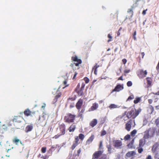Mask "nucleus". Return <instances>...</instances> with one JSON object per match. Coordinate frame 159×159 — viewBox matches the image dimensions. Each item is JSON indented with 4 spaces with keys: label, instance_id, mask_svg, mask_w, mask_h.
<instances>
[{
    "label": "nucleus",
    "instance_id": "f257e3e1",
    "mask_svg": "<svg viewBox=\"0 0 159 159\" xmlns=\"http://www.w3.org/2000/svg\"><path fill=\"white\" fill-rule=\"evenodd\" d=\"M154 133V130L153 129H150L144 132V138L146 139L151 138L153 136Z\"/></svg>",
    "mask_w": 159,
    "mask_h": 159
},
{
    "label": "nucleus",
    "instance_id": "f03ea898",
    "mask_svg": "<svg viewBox=\"0 0 159 159\" xmlns=\"http://www.w3.org/2000/svg\"><path fill=\"white\" fill-rule=\"evenodd\" d=\"M61 79L62 82V84H61V86H65L62 88V89H65L66 87L68 86L69 85L67 84V80H68V77L67 76H61Z\"/></svg>",
    "mask_w": 159,
    "mask_h": 159
},
{
    "label": "nucleus",
    "instance_id": "7ed1b4c3",
    "mask_svg": "<svg viewBox=\"0 0 159 159\" xmlns=\"http://www.w3.org/2000/svg\"><path fill=\"white\" fill-rule=\"evenodd\" d=\"M75 118V116L69 114L67 116H66L65 119L66 121L68 122H72L74 121Z\"/></svg>",
    "mask_w": 159,
    "mask_h": 159
},
{
    "label": "nucleus",
    "instance_id": "20e7f679",
    "mask_svg": "<svg viewBox=\"0 0 159 159\" xmlns=\"http://www.w3.org/2000/svg\"><path fill=\"white\" fill-rule=\"evenodd\" d=\"M35 112L31 111L29 109H27L24 112L25 116H32L35 114Z\"/></svg>",
    "mask_w": 159,
    "mask_h": 159
},
{
    "label": "nucleus",
    "instance_id": "39448f33",
    "mask_svg": "<svg viewBox=\"0 0 159 159\" xmlns=\"http://www.w3.org/2000/svg\"><path fill=\"white\" fill-rule=\"evenodd\" d=\"M23 119V117L21 116H15L13 120L14 122L20 123L21 122Z\"/></svg>",
    "mask_w": 159,
    "mask_h": 159
},
{
    "label": "nucleus",
    "instance_id": "423d86ee",
    "mask_svg": "<svg viewBox=\"0 0 159 159\" xmlns=\"http://www.w3.org/2000/svg\"><path fill=\"white\" fill-rule=\"evenodd\" d=\"M72 59L75 61L77 62L76 63L74 62V64H75L76 66H78L80 64L82 63L81 60L78 58L76 56L74 57H72Z\"/></svg>",
    "mask_w": 159,
    "mask_h": 159
},
{
    "label": "nucleus",
    "instance_id": "0eeeda50",
    "mask_svg": "<svg viewBox=\"0 0 159 159\" xmlns=\"http://www.w3.org/2000/svg\"><path fill=\"white\" fill-rule=\"evenodd\" d=\"M122 145V142L120 140H116L114 141V146L117 148H120Z\"/></svg>",
    "mask_w": 159,
    "mask_h": 159
},
{
    "label": "nucleus",
    "instance_id": "6e6552de",
    "mask_svg": "<svg viewBox=\"0 0 159 159\" xmlns=\"http://www.w3.org/2000/svg\"><path fill=\"white\" fill-rule=\"evenodd\" d=\"M103 151H99L94 153L92 159L98 158L102 154Z\"/></svg>",
    "mask_w": 159,
    "mask_h": 159
},
{
    "label": "nucleus",
    "instance_id": "1a4fd4ad",
    "mask_svg": "<svg viewBox=\"0 0 159 159\" xmlns=\"http://www.w3.org/2000/svg\"><path fill=\"white\" fill-rule=\"evenodd\" d=\"M123 89V87L122 85H117L115 88L112 90L111 93L114 91L119 92L120 90H122Z\"/></svg>",
    "mask_w": 159,
    "mask_h": 159
},
{
    "label": "nucleus",
    "instance_id": "9d476101",
    "mask_svg": "<svg viewBox=\"0 0 159 159\" xmlns=\"http://www.w3.org/2000/svg\"><path fill=\"white\" fill-rule=\"evenodd\" d=\"M33 126L32 124L28 125L26 127L25 131L26 133L31 131L33 129Z\"/></svg>",
    "mask_w": 159,
    "mask_h": 159
},
{
    "label": "nucleus",
    "instance_id": "9b49d317",
    "mask_svg": "<svg viewBox=\"0 0 159 159\" xmlns=\"http://www.w3.org/2000/svg\"><path fill=\"white\" fill-rule=\"evenodd\" d=\"M83 104V100L80 99L78 102H77L76 104V107L78 109H79L80 108L81 106Z\"/></svg>",
    "mask_w": 159,
    "mask_h": 159
},
{
    "label": "nucleus",
    "instance_id": "f8f14e48",
    "mask_svg": "<svg viewBox=\"0 0 159 159\" xmlns=\"http://www.w3.org/2000/svg\"><path fill=\"white\" fill-rule=\"evenodd\" d=\"M145 139L143 137L142 139L140 140L139 144L140 147H142L144 145L145 143Z\"/></svg>",
    "mask_w": 159,
    "mask_h": 159
},
{
    "label": "nucleus",
    "instance_id": "ddd939ff",
    "mask_svg": "<svg viewBox=\"0 0 159 159\" xmlns=\"http://www.w3.org/2000/svg\"><path fill=\"white\" fill-rule=\"evenodd\" d=\"M134 115V111L133 110H131L127 114V116L128 118H130L132 116L133 117Z\"/></svg>",
    "mask_w": 159,
    "mask_h": 159
},
{
    "label": "nucleus",
    "instance_id": "4468645a",
    "mask_svg": "<svg viewBox=\"0 0 159 159\" xmlns=\"http://www.w3.org/2000/svg\"><path fill=\"white\" fill-rule=\"evenodd\" d=\"M131 121H129L126 124L125 128L128 131H130V129L131 128Z\"/></svg>",
    "mask_w": 159,
    "mask_h": 159
},
{
    "label": "nucleus",
    "instance_id": "2eb2a0df",
    "mask_svg": "<svg viewBox=\"0 0 159 159\" xmlns=\"http://www.w3.org/2000/svg\"><path fill=\"white\" fill-rule=\"evenodd\" d=\"M135 152L134 151H130L128 152L126 154V156L128 157H131L135 155Z\"/></svg>",
    "mask_w": 159,
    "mask_h": 159
},
{
    "label": "nucleus",
    "instance_id": "dca6fc26",
    "mask_svg": "<svg viewBox=\"0 0 159 159\" xmlns=\"http://www.w3.org/2000/svg\"><path fill=\"white\" fill-rule=\"evenodd\" d=\"M94 138V135H92L91 137L87 141L86 143L87 144H89L93 140Z\"/></svg>",
    "mask_w": 159,
    "mask_h": 159
},
{
    "label": "nucleus",
    "instance_id": "f3484780",
    "mask_svg": "<svg viewBox=\"0 0 159 159\" xmlns=\"http://www.w3.org/2000/svg\"><path fill=\"white\" fill-rule=\"evenodd\" d=\"M97 119H94L90 123V125L92 127H93L97 124Z\"/></svg>",
    "mask_w": 159,
    "mask_h": 159
},
{
    "label": "nucleus",
    "instance_id": "a211bd4d",
    "mask_svg": "<svg viewBox=\"0 0 159 159\" xmlns=\"http://www.w3.org/2000/svg\"><path fill=\"white\" fill-rule=\"evenodd\" d=\"M98 107V105L97 103H94L92 106L91 107V108L92 111H94L95 110H96Z\"/></svg>",
    "mask_w": 159,
    "mask_h": 159
},
{
    "label": "nucleus",
    "instance_id": "6ab92c4d",
    "mask_svg": "<svg viewBox=\"0 0 159 159\" xmlns=\"http://www.w3.org/2000/svg\"><path fill=\"white\" fill-rule=\"evenodd\" d=\"M65 125H61L60 126V129H62V134L61 135H63L65 134Z\"/></svg>",
    "mask_w": 159,
    "mask_h": 159
},
{
    "label": "nucleus",
    "instance_id": "aec40b11",
    "mask_svg": "<svg viewBox=\"0 0 159 159\" xmlns=\"http://www.w3.org/2000/svg\"><path fill=\"white\" fill-rule=\"evenodd\" d=\"M75 128V126L74 125H72L69 129V130L70 132H73L74 131Z\"/></svg>",
    "mask_w": 159,
    "mask_h": 159
},
{
    "label": "nucleus",
    "instance_id": "412c9836",
    "mask_svg": "<svg viewBox=\"0 0 159 159\" xmlns=\"http://www.w3.org/2000/svg\"><path fill=\"white\" fill-rule=\"evenodd\" d=\"M159 144L158 143H156L153 146L152 150L153 151L155 152L157 148H158Z\"/></svg>",
    "mask_w": 159,
    "mask_h": 159
},
{
    "label": "nucleus",
    "instance_id": "4be33fe9",
    "mask_svg": "<svg viewBox=\"0 0 159 159\" xmlns=\"http://www.w3.org/2000/svg\"><path fill=\"white\" fill-rule=\"evenodd\" d=\"M141 110H138L136 111H135V113H134V115L133 117V118H135L139 114V113L140 112Z\"/></svg>",
    "mask_w": 159,
    "mask_h": 159
},
{
    "label": "nucleus",
    "instance_id": "5701e85b",
    "mask_svg": "<svg viewBox=\"0 0 159 159\" xmlns=\"http://www.w3.org/2000/svg\"><path fill=\"white\" fill-rule=\"evenodd\" d=\"M20 141L19 139H17L16 138H14L13 140V142L15 143L16 144H17Z\"/></svg>",
    "mask_w": 159,
    "mask_h": 159
},
{
    "label": "nucleus",
    "instance_id": "b1692460",
    "mask_svg": "<svg viewBox=\"0 0 159 159\" xmlns=\"http://www.w3.org/2000/svg\"><path fill=\"white\" fill-rule=\"evenodd\" d=\"M110 109L115 108L118 107L117 105H116L114 104H112L109 106Z\"/></svg>",
    "mask_w": 159,
    "mask_h": 159
},
{
    "label": "nucleus",
    "instance_id": "393cba45",
    "mask_svg": "<svg viewBox=\"0 0 159 159\" xmlns=\"http://www.w3.org/2000/svg\"><path fill=\"white\" fill-rule=\"evenodd\" d=\"M140 99L141 98H137L135 100H134V102L135 104H137L140 101Z\"/></svg>",
    "mask_w": 159,
    "mask_h": 159
},
{
    "label": "nucleus",
    "instance_id": "a878e982",
    "mask_svg": "<svg viewBox=\"0 0 159 159\" xmlns=\"http://www.w3.org/2000/svg\"><path fill=\"white\" fill-rule=\"evenodd\" d=\"M59 97H60V95L59 94L55 96L54 99V100L53 101V102H54V103H55L57 101V99L58 98H59Z\"/></svg>",
    "mask_w": 159,
    "mask_h": 159
},
{
    "label": "nucleus",
    "instance_id": "bb28decb",
    "mask_svg": "<svg viewBox=\"0 0 159 159\" xmlns=\"http://www.w3.org/2000/svg\"><path fill=\"white\" fill-rule=\"evenodd\" d=\"M46 147H43L41 148V151L42 153H45L46 151Z\"/></svg>",
    "mask_w": 159,
    "mask_h": 159
},
{
    "label": "nucleus",
    "instance_id": "cd10ccee",
    "mask_svg": "<svg viewBox=\"0 0 159 159\" xmlns=\"http://www.w3.org/2000/svg\"><path fill=\"white\" fill-rule=\"evenodd\" d=\"M136 133H137V131L135 129L131 133V135L132 136H134L135 135V134Z\"/></svg>",
    "mask_w": 159,
    "mask_h": 159
},
{
    "label": "nucleus",
    "instance_id": "c85d7f7f",
    "mask_svg": "<svg viewBox=\"0 0 159 159\" xmlns=\"http://www.w3.org/2000/svg\"><path fill=\"white\" fill-rule=\"evenodd\" d=\"M79 138L80 139L82 140L84 138V135L82 134H80L79 135Z\"/></svg>",
    "mask_w": 159,
    "mask_h": 159
},
{
    "label": "nucleus",
    "instance_id": "c756f323",
    "mask_svg": "<svg viewBox=\"0 0 159 159\" xmlns=\"http://www.w3.org/2000/svg\"><path fill=\"white\" fill-rule=\"evenodd\" d=\"M127 84L128 87H130L132 85V84L131 81H129L127 82Z\"/></svg>",
    "mask_w": 159,
    "mask_h": 159
},
{
    "label": "nucleus",
    "instance_id": "7c9ffc66",
    "mask_svg": "<svg viewBox=\"0 0 159 159\" xmlns=\"http://www.w3.org/2000/svg\"><path fill=\"white\" fill-rule=\"evenodd\" d=\"M155 159H159V152L155 154Z\"/></svg>",
    "mask_w": 159,
    "mask_h": 159
},
{
    "label": "nucleus",
    "instance_id": "2f4dec72",
    "mask_svg": "<svg viewBox=\"0 0 159 159\" xmlns=\"http://www.w3.org/2000/svg\"><path fill=\"white\" fill-rule=\"evenodd\" d=\"M140 72L141 74L144 73V76H145L147 74V73L146 70L144 71L143 70H142Z\"/></svg>",
    "mask_w": 159,
    "mask_h": 159
},
{
    "label": "nucleus",
    "instance_id": "473e14b6",
    "mask_svg": "<svg viewBox=\"0 0 159 159\" xmlns=\"http://www.w3.org/2000/svg\"><path fill=\"white\" fill-rule=\"evenodd\" d=\"M134 98V96L133 95H131L129 97V98L127 99V100H131V99H133Z\"/></svg>",
    "mask_w": 159,
    "mask_h": 159
},
{
    "label": "nucleus",
    "instance_id": "72a5a7b5",
    "mask_svg": "<svg viewBox=\"0 0 159 159\" xmlns=\"http://www.w3.org/2000/svg\"><path fill=\"white\" fill-rule=\"evenodd\" d=\"M84 80L85 81V83H88L89 81V79L88 78L86 77H85V78H84Z\"/></svg>",
    "mask_w": 159,
    "mask_h": 159
},
{
    "label": "nucleus",
    "instance_id": "f704fd0d",
    "mask_svg": "<svg viewBox=\"0 0 159 159\" xmlns=\"http://www.w3.org/2000/svg\"><path fill=\"white\" fill-rule=\"evenodd\" d=\"M106 132L105 130H103L102 131L101 135V136H103L106 135Z\"/></svg>",
    "mask_w": 159,
    "mask_h": 159
},
{
    "label": "nucleus",
    "instance_id": "c9c22d12",
    "mask_svg": "<svg viewBox=\"0 0 159 159\" xmlns=\"http://www.w3.org/2000/svg\"><path fill=\"white\" fill-rule=\"evenodd\" d=\"M130 138V136L129 135H127L125 137V140H128Z\"/></svg>",
    "mask_w": 159,
    "mask_h": 159
},
{
    "label": "nucleus",
    "instance_id": "e433bc0d",
    "mask_svg": "<svg viewBox=\"0 0 159 159\" xmlns=\"http://www.w3.org/2000/svg\"><path fill=\"white\" fill-rule=\"evenodd\" d=\"M143 151V149L141 147L140 148H139L138 149V151L139 153H141Z\"/></svg>",
    "mask_w": 159,
    "mask_h": 159
},
{
    "label": "nucleus",
    "instance_id": "4c0bfd02",
    "mask_svg": "<svg viewBox=\"0 0 159 159\" xmlns=\"http://www.w3.org/2000/svg\"><path fill=\"white\" fill-rule=\"evenodd\" d=\"M150 80V78H147V81H148V84L150 85L151 84V81Z\"/></svg>",
    "mask_w": 159,
    "mask_h": 159
},
{
    "label": "nucleus",
    "instance_id": "58836bf2",
    "mask_svg": "<svg viewBox=\"0 0 159 159\" xmlns=\"http://www.w3.org/2000/svg\"><path fill=\"white\" fill-rule=\"evenodd\" d=\"M107 147L108 149V151H111V146L110 145H107Z\"/></svg>",
    "mask_w": 159,
    "mask_h": 159
},
{
    "label": "nucleus",
    "instance_id": "ea45409f",
    "mask_svg": "<svg viewBox=\"0 0 159 159\" xmlns=\"http://www.w3.org/2000/svg\"><path fill=\"white\" fill-rule=\"evenodd\" d=\"M99 67V65H97V64H96L94 67L93 68V69H97V68L98 67Z\"/></svg>",
    "mask_w": 159,
    "mask_h": 159
},
{
    "label": "nucleus",
    "instance_id": "a19ab883",
    "mask_svg": "<svg viewBox=\"0 0 159 159\" xmlns=\"http://www.w3.org/2000/svg\"><path fill=\"white\" fill-rule=\"evenodd\" d=\"M60 136V135L57 134V135H55L54 137H53V138H55V139H57Z\"/></svg>",
    "mask_w": 159,
    "mask_h": 159
},
{
    "label": "nucleus",
    "instance_id": "79ce46f5",
    "mask_svg": "<svg viewBox=\"0 0 159 159\" xmlns=\"http://www.w3.org/2000/svg\"><path fill=\"white\" fill-rule=\"evenodd\" d=\"M77 144H74L72 147V149L73 150L76 147V146H77Z\"/></svg>",
    "mask_w": 159,
    "mask_h": 159
},
{
    "label": "nucleus",
    "instance_id": "37998d69",
    "mask_svg": "<svg viewBox=\"0 0 159 159\" xmlns=\"http://www.w3.org/2000/svg\"><path fill=\"white\" fill-rule=\"evenodd\" d=\"M122 61L124 64H125L127 62V60L125 59H122Z\"/></svg>",
    "mask_w": 159,
    "mask_h": 159
},
{
    "label": "nucleus",
    "instance_id": "c03bdc74",
    "mask_svg": "<svg viewBox=\"0 0 159 159\" xmlns=\"http://www.w3.org/2000/svg\"><path fill=\"white\" fill-rule=\"evenodd\" d=\"M133 8L132 7L129 8L127 11V12L128 13L132 11Z\"/></svg>",
    "mask_w": 159,
    "mask_h": 159
},
{
    "label": "nucleus",
    "instance_id": "a18cd8bd",
    "mask_svg": "<svg viewBox=\"0 0 159 159\" xmlns=\"http://www.w3.org/2000/svg\"><path fill=\"white\" fill-rule=\"evenodd\" d=\"M130 71V70H124V72L125 73H128Z\"/></svg>",
    "mask_w": 159,
    "mask_h": 159
},
{
    "label": "nucleus",
    "instance_id": "49530a36",
    "mask_svg": "<svg viewBox=\"0 0 159 159\" xmlns=\"http://www.w3.org/2000/svg\"><path fill=\"white\" fill-rule=\"evenodd\" d=\"M102 142L101 141L100 142V146H99V149H101V148L102 147Z\"/></svg>",
    "mask_w": 159,
    "mask_h": 159
},
{
    "label": "nucleus",
    "instance_id": "de8ad7c7",
    "mask_svg": "<svg viewBox=\"0 0 159 159\" xmlns=\"http://www.w3.org/2000/svg\"><path fill=\"white\" fill-rule=\"evenodd\" d=\"M146 159H152L151 156L149 155L147 158Z\"/></svg>",
    "mask_w": 159,
    "mask_h": 159
},
{
    "label": "nucleus",
    "instance_id": "09e8293b",
    "mask_svg": "<svg viewBox=\"0 0 159 159\" xmlns=\"http://www.w3.org/2000/svg\"><path fill=\"white\" fill-rule=\"evenodd\" d=\"M147 9H146V10H143V11L142 14L143 15H145L146 14V11H147Z\"/></svg>",
    "mask_w": 159,
    "mask_h": 159
},
{
    "label": "nucleus",
    "instance_id": "8fccbe9b",
    "mask_svg": "<svg viewBox=\"0 0 159 159\" xmlns=\"http://www.w3.org/2000/svg\"><path fill=\"white\" fill-rule=\"evenodd\" d=\"M81 152V150L80 149H79L78 150L77 153H78V155Z\"/></svg>",
    "mask_w": 159,
    "mask_h": 159
},
{
    "label": "nucleus",
    "instance_id": "3c124183",
    "mask_svg": "<svg viewBox=\"0 0 159 159\" xmlns=\"http://www.w3.org/2000/svg\"><path fill=\"white\" fill-rule=\"evenodd\" d=\"M108 38H110V39H111L112 38V37L110 34H108Z\"/></svg>",
    "mask_w": 159,
    "mask_h": 159
},
{
    "label": "nucleus",
    "instance_id": "603ef678",
    "mask_svg": "<svg viewBox=\"0 0 159 159\" xmlns=\"http://www.w3.org/2000/svg\"><path fill=\"white\" fill-rule=\"evenodd\" d=\"M148 102L150 104H151L152 102V99H149Z\"/></svg>",
    "mask_w": 159,
    "mask_h": 159
},
{
    "label": "nucleus",
    "instance_id": "864d4df0",
    "mask_svg": "<svg viewBox=\"0 0 159 159\" xmlns=\"http://www.w3.org/2000/svg\"><path fill=\"white\" fill-rule=\"evenodd\" d=\"M75 140L76 143H78V141L79 140V138L78 137H77L76 138H75Z\"/></svg>",
    "mask_w": 159,
    "mask_h": 159
},
{
    "label": "nucleus",
    "instance_id": "5fc2aeb1",
    "mask_svg": "<svg viewBox=\"0 0 159 159\" xmlns=\"http://www.w3.org/2000/svg\"><path fill=\"white\" fill-rule=\"evenodd\" d=\"M77 72H75V74L74 75V77L73 78V79H74L75 78V77L77 75Z\"/></svg>",
    "mask_w": 159,
    "mask_h": 159
},
{
    "label": "nucleus",
    "instance_id": "6e6d98bb",
    "mask_svg": "<svg viewBox=\"0 0 159 159\" xmlns=\"http://www.w3.org/2000/svg\"><path fill=\"white\" fill-rule=\"evenodd\" d=\"M94 73L95 75H97V69H95V70H94Z\"/></svg>",
    "mask_w": 159,
    "mask_h": 159
},
{
    "label": "nucleus",
    "instance_id": "4d7b16f0",
    "mask_svg": "<svg viewBox=\"0 0 159 159\" xmlns=\"http://www.w3.org/2000/svg\"><path fill=\"white\" fill-rule=\"evenodd\" d=\"M2 142V141L1 139H0V148H1L2 147L1 143Z\"/></svg>",
    "mask_w": 159,
    "mask_h": 159
},
{
    "label": "nucleus",
    "instance_id": "13d9d810",
    "mask_svg": "<svg viewBox=\"0 0 159 159\" xmlns=\"http://www.w3.org/2000/svg\"><path fill=\"white\" fill-rule=\"evenodd\" d=\"M118 80H123V79H122V76H120V77L119 78Z\"/></svg>",
    "mask_w": 159,
    "mask_h": 159
},
{
    "label": "nucleus",
    "instance_id": "bf43d9fd",
    "mask_svg": "<svg viewBox=\"0 0 159 159\" xmlns=\"http://www.w3.org/2000/svg\"><path fill=\"white\" fill-rule=\"evenodd\" d=\"M136 31H135L133 34V36H135V35H136Z\"/></svg>",
    "mask_w": 159,
    "mask_h": 159
},
{
    "label": "nucleus",
    "instance_id": "052dcab7",
    "mask_svg": "<svg viewBox=\"0 0 159 159\" xmlns=\"http://www.w3.org/2000/svg\"><path fill=\"white\" fill-rule=\"evenodd\" d=\"M141 54H142V56H143V57H142V58H143V56H144V52H142V53H141Z\"/></svg>",
    "mask_w": 159,
    "mask_h": 159
},
{
    "label": "nucleus",
    "instance_id": "680f3d73",
    "mask_svg": "<svg viewBox=\"0 0 159 159\" xmlns=\"http://www.w3.org/2000/svg\"><path fill=\"white\" fill-rule=\"evenodd\" d=\"M154 94H155L156 95H159V92H157V93H156Z\"/></svg>",
    "mask_w": 159,
    "mask_h": 159
},
{
    "label": "nucleus",
    "instance_id": "e2e57ef3",
    "mask_svg": "<svg viewBox=\"0 0 159 159\" xmlns=\"http://www.w3.org/2000/svg\"><path fill=\"white\" fill-rule=\"evenodd\" d=\"M48 152H52V150H51V149H50L48 151Z\"/></svg>",
    "mask_w": 159,
    "mask_h": 159
},
{
    "label": "nucleus",
    "instance_id": "0e129e2a",
    "mask_svg": "<svg viewBox=\"0 0 159 159\" xmlns=\"http://www.w3.org/2000/svg\"><path fill=\"white\" fill-rule=\"evenodd\" d=\"M120 31H118V33H117V35L118 36H119L120 35Z\"/></svg>",
    "mask_w": 159,
    "mask_h": 159
},
{
    "label": "nucleus",
    "instance_id": "69168bd1",
    "mask_svg": "<svg viewBox=\"0 0 159 159\" xmlns=\"http://www.w3.org/2000/svg\"><path fill=\"white\" fill-rule=\"evenodd\" d=\"M134 40H136V38L135 37V36H134Z\"/></svg>",
    "mask_w": 159,
    "mask_h": 159
},
{
    "label": "nucleus",
    "instance_id": "338daca9",
    "mask_svg": "<svg viewBox=\"0 0 159 159\" xmlns=\"http://www.w3.org/2000/svg\"><path fill=\"white\" fill-rule=\"evenodd\" d=\"M45 105H44V106H42V108H44L45 107Z\"/></svg>",
    "mask_w": 159,
    "mask_h": 159
},
{
    "label": "nucleus",
    "instance_id": "774afa93",
    "mask_svg": "<svg viewBox=\"0 0 159 159\" xmlns=\"http://www.w3.org/2000/svg\"><path fill=\"white\" fill-rule=\"evenodd\" d=\"M121 29H122V28H121V27H120V29H119V31H120L121 30Z\"/></svg>",
    "mask_w": 159,
    "mask_h": 159
}]
</instances>
